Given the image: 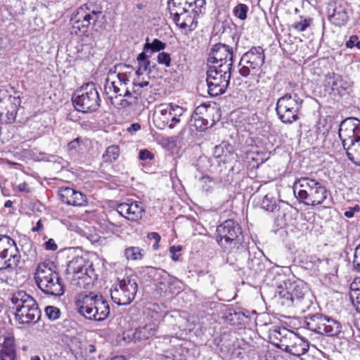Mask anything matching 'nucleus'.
I'll list each match as a JSON object with an SVG mask.
<instances>
[{"mask_svg": "<svg viewBox=\"0 0 360 360\" xmlns=\"http://www.w3.org/2000/svg\"><path fill=\"white\" fill-rule=\"evenodd\" d=\"M283 275L275 277L276 295L282 300V304L294 307L298 313L309 310L314 304V297L304 283L284 280Z\"/></svg>", "mask_w": 360, "mask_h": 360, "instance_id": "1", "label": "nucleus"}, {"mask_svg": "<svg viewBox=\"0 0 360 360\" xmlns=\"http://www.w3.org/2000/svg\"><path fill=\"white\" fill-rule=\"evenodd\" d=\"M217 242L225 249L230 250L227 262L235 264L233 260L245 259L248 255V244L245 241L240 226L233 219H228L217 228Z\"/></svg>", "mask_w": 360, "mask_h": 360, "instance_id": "2", "label": "nucleus"}, {"mask_svg": "<svg viewBox=\"0 0 360 360\" xmlns=\"http://www.w3.org/2000/svg\"><path fill=\"white\" fill-rule=\"evenodd\" d=\"M10 309L21 324H34L41 318V311L35 300L25 291L19 290L9 297Z\"/></svg>", "mask_w": 360, "mask_h": 360, "instance_id": "3", "label": "nucleus"}, {"mask_svg": "<svg viewBox=\"0 0 360 360\" xmlns=\"http://www.w3.org/2000/svg\"><path fill=\"white\" fill-rule=\"evenodd\" d=\"M75 304L78 313L91 321H103L110 314L108 302L101 295L93 292L79 294Z\"/></svg>", "mask_w": 360, "mask_h": 360, "instance_id": "4", "label": "nucleus"}, {"mask_svg": "<svg viewBox=\"0 0 360 360\" xmlns=\"http://www.w3.org/2000/svg\"><path fill=\"white\" fill-rule=\"evenodd\" d=\"M293 190L300 202L310 206L323 204L328 193L326 186L320 181L307 176L297 179L293 186Z\"/></svg>", "mask_w": 360, "mask_h": 360, "instance_id": "5", "label": "nucleus"}, {"mask_svg": "<svg viewBox=\"0 0 360 360\" xmlns=\"http://www.w3.org/2000/svg\"><path fill=\"white\" fill-rule=\"evenodd\" d=\"M54 268L53 263L50 262L39 264L34 274V280L37 287L44 293L59 297L64 294V285Z\"/></svg>", "mask_w": 360, "mask_h": 360, "instance_id": "6", "label": "nucleus"}, {"mask_svg": "<svg viewBox=\"0 0 360 360\" xmlns=\"http://www.w3.org/2000/svg\"><path fill=\"white\" fill-rule=\"evenodd\" d=\"M66 275L72 285L84 289L89 288L98 278L92 262L83 257H74L68 263Z\"/></svg>", "mask_w": 360, "mask_h": 360, "instance_id": "7", "label": "nucleus"}, {"mask_svg": "<svg viewBox=\"0 0 360 360\" xmlns=\"http://www.w3.org/2000/svg\"><path fill=\"white\" fill-rule=\"evenodd\" d=\"M304 324L311 331L328 337H339L342 333V326L339 321L322 314L308 315Z\"/></svg>", "mask_w": 360, "mask_h": 360, "instance_id": "8", "label": "nucleus"}, {"mask_svg": "<svg viewBox=\"0 0 360 360\" xmlns=\"http://www.w3.org/2000/svg\"><path fill=\"white\" fill-rule=\"evenodd\" d=\"M72 104L79 112H91L98 110L100 97L94 83H87L76 90L72 96Z\"/></svg>", "mask_w": 360, "mask_h": 360, "instance_id": "9", "label": "nucleus"}, {"mask_svg": "<svg viewBox=\"0 0 360 360\" xmlns=\"http://www.w3.org/2000/svg\"><path fill=\"white\" fill-rule=\"evenodd\" d=\"M265 61L264 50L261 46H253L245 53L239 62V73L243 77L258 76Z\"/></svg>", "mask_w": 360, "mask_h": 360, "instance_id": "10", "label": "nucleus"}, {"mask_svg": "<svg viewBox=\"0 0 360 360\" xmlns=\"http://www.w3.org/2000/svg\"><path fill=\"white\" fill-rule=\"evenodd\" d=\"M231 69L228 65L221 68L211 66L207 71L208 93L211 96H217L225 92L231 78Z\"/></svg>", "mask_w": 360, "mask_h": 360, "instance_id": "11", "label": "nucleus"}, {"mask_svg": "<svg viewBox=\"0 0 360 360\" xmlns=\"http://www.w3.org/2000/svg\"><path fill=\"white\" fill-rule=\"evenodd\" d=\"M138 287L136 280L134 277H126L119 280L110 290L111 299L117 305H127L134 300Z\"/></svg>", "mask_w": 360, "mask_h": 360, "instance_id": "12", "label": "nucleus"}, {"mask_svg": "<svg viewBox=\"0 0 360 360\" xmlns=\"http://www.w3.org/2000/svg\"><path fill=\"white\" fill-rule=\"evenodd\" d=\"M20 258L15 242L8 236L0 235V259L4 260L1 269H13L17 266Z\"/></svg>", "mask_w": 360, "mask_h": 360, "instance_id": "13", "label": "nucleus"}, {"mask_svg": "<svg viewBox=\"0 0 360 360\" xmlns=\"http://www.w3.org/2000/svg\"><path fill=\"white\" fill-rule=\"evenodd\" d=\"M114 74H116L117 81H112L108 84L109 89L112 88L113 91L120 96L128 97L131 92L127 88L129 79L134 73V68L131 65L119 64L114 67Z\"/></svg>", "mask_w": 360, "mask_h": 360, "instance_id": "14", "label": "nucleus"}, {"mask_svg": "<svg viewBox=\"0 0 360 360\" xmlns=\"http://www.w3.org/2000/svg\"><path fill=\"white\" fill-rule=\"evenodd\" d=\"M338 135L343 148L360 141V120L347 117L339 124Z\"/></svg>", "mask_w": 360, "mask_h": 360, "instance_id": "15", "label": "nucleus"}, {"mask_svg": "<svg viewBox=\"0 0 360 360\" xmlns=\"http://www.w3.org/2000/svg\"><path fill=\"white\" fill-rule=\"evenodd\" d=\"M233 58V49L225 44H214L210 53L208 62L213 63L214 66L221 68L228 65L229 69L232 68Z\"/></svg>", "mask_w": 360, "mask_h": 360, "instance_id": "16", "label": "nucleus"}, {"mask_svg": "<svg viewBox=\"0 0 360 360\" xmlns=\"http://www.w3.org/2000/svg\"><path fill=\"white\" fill-rule=\"evenodd\" d=\"M102 16V12L92 3H88L80 6L75 15L77 28H88Z\"/></svg>", "mask_w": 360, "mask_h": 360, "instance_id": "17", "label": "nucleus"}, {"mask_svg": "<svg viewBox=\"0 0 360 360\" xmlns=\"http://www.w3.org/2000/svg\"><path fill=\"white\" fill-rule=\"evenodd\" d=\"M289 335L284 340L283 346L280 349L295 356H300L308 352L309 347L308 341L299 337L294 332Z\"/></svg>", "mask_w": 360, "mask_h": 360, "instance_id": "18", "label": "nucleus"}, {"mask_svg": "<svg viewBox=\"0 0 360 360\" xmlns=\"http://www.w3.org/2000/svg\"><path fill=\"white\" fill-rule=\"evenodd\" d=\"M323 85L326 91L340 96L347 94L349 88V83L335 72H329L325 76Z\"/></svg>", "mask_w": 360, "mask_h": 360, "instance_id": "19", "label": "nucleus"}, {"mask_svg": "<svg viewBox=\"0 0 360 360\" xmlns=\"http://www.w3.org/2000/svg\"><path fill=\"white\" fill-rule=\"evenodd\" d=\"M248 255H249V258L247 262L248 271L244 270V266H241V259L239 261L235 260L236 262V265L237 268L238 270L242 271L243 276H250L262 272L265 269L264 261H269L270 262V261L264 256L262 252H259L258 256H252L248 250L247 256ZM243 259H242V260Z\"/></svg>", "mask_w": 360, "mask_h": 360, "instance_id": "20", "label": "nucleus"}, {"mask_svg": "<svg viewBox=\"0 0 360 360\" xmlns=\"http://www.w3.org/2000/svg\"><path fill=\"white\" fill-rule=\"evenodd\" d=\"M117 211L122 217L130 221H137L141 219L145 210L143 203L139 201L122 202L117 205Z\"/></svg>", "mask_w": 360, "mask_h": 360, "instance_id": "21", "label": "nucleus"}, {"mask_svg": "<svg viewBox=\"0 0 360 360\" xmlns=\"http://www.w3.org/2000/svg\"><path fill=\"white\" fill-rule=\"evenodd\" d=\"M58 195L61 200L69 205L83 207L87 204L86 195L70 187L61 188Z\"/></svg>", "mask_w": 360, "mask_h": 360, "instance_id": "22", "label": "nucleus"}, {"mask_svg": "<svg viewBox=\"0 0 360 360\" xmlns=\"http://www.w3.org/2000/svg\"><path fill=\"white\" fill-rule=\"evenodd\" d=\"M328 11V19L335 26L341 27L345 25L348 19V6L346 3L339 2L330 5Z\"/></svg>", "mask_w": 360, "mask_h": 360, "instance_id": "23", "label": "nucleus"}, {"mask_svg": "<svg viewBox=\"0 0 360 360\" xmlns=\"http://www.w3.org/2000/svg\"><path fill=\"white\" fill-rule=\"evenodd\" d=\"M176 14H170L172 16L174 22L181 29L193 30L196 27L197 15L192 13L190 9L186 11H176Z\"/></svg>", "mask_w": 360, "mask_h": 360, "instance_id": "24", "label": "nucleus"}, {"mask_svg": "<svg viewBox=\"0 0 360 360\" xmlns=\"http://www.w3.org/2000/svg\"><path fill=\"white\" fill-rule=\"evenodd\" d=\"M302 102L298 99L292 98L290 94H285L280 98L276 103V112H297L300 110V105Z\"/></svg>", "mask_w": 360, "mask_h": 360, "instance_id": "25", "label": "nucleus"}, {"mask_svg": "<svg viewBox=\"0 0 360 360\" xmlns=\"http://www.w3.org/2000/svg\"><path fill=\"white\" fill-rule=\"evenodd\" d=\"M13 337H6L0 345V360H16V349Z\"/></svg>", "mask_w": 360, "mask_h": 360, "instance_id": "26", "label": "nucleus"}, {"mask_svg": "<svg viewBox=\"0 0 360 360\" xmlns=\"http://www.w3.org/2000/svg\"><path fill=\"white\" fill-rule=\"evenodd\" d=\"M292 330L287 329L286 328L274 327L269 331V339L271 342L280 349L283 346V341L289 337L290 334L292 333Z\"/></svg>", "mask_w": 360, "mask_h": 360, "instance_id": "27", "label": "nucleus"}, {"mask_svg": "<svg viewBox=\"0 0 360 360\" xmlns=\"http://www.w3.org/2000/svg\"><path fill=\"white\" fill-rule=\"evenodd\" d=\"M209 118L210 114H191V122L197 130L204 131L214 123V119L209 120Z\"/></svg>", "mask_w": 360, "mask_h": 360, "instance_id": "28", "label": "nucleus"}, {"mask_svg": "<svg viewBox=\"0 0 360 360\" xmlns=\"http://www.w3.org/2000/svg\"><path fill=\"white\" fill-rule=\"evenodd\" d=\"M149 58L150 56L147 55V52L144 50L138 55L136 58L138 68L135 72V74L138 77L143 75L144 72L150 73L151 72Z\"/></svg>", "mask_w": 360, "mask_h": 360, "instance_id": "29", "label": "nucleus"}, {"mask_svg": "<svg viewBox=\"0 0 360 360\" xmlns=\"http://www.w3.org/2000/svg\"><path fill=\"white\" fill-rule=\"evenodd\" d=\"M344 149L349 160L356 165L360 166V141L346 146Z\"/></svg>", "mask_w": 360, "mask_h": 360, "instance_id": "30", "label": "nucleus"}, {"mask_svg": "<svg viewBox=\"0 0 360 360\" xmlns=\"http://www.w3.org/2000/svg\"><path fill=\"white\" fill-rule=\"evenodd\" d=\"M248 316L243 311L230 310L229 314L226 316V321L233 326H240L245 323V320Z\"/></svg>", "mask_w": 360, "mask_h": 360, "instance_id": "31", "label": "nucleus"}, {"mask_svg": "<svg viewBox=\"0 0 360 360\" xmlns=\"http://www.w3.org/2000/svg\"><path fill=\"white\" fill-rule=\"evenodd\" d=\"M168 4L170 14H176V11L191 8V0H169Z\"/></svg>", "mask_w": 360, "mask_h": 360, "instance_id": "32", "label": "nucleus"}, {"mask_svg": "<svg viewBox=\"0 0 360 360\" xmlns=\"http://www.w3.org/2000/svg\"><path fill=\"white\" fill-rule=\"evenodd\" d=\"M213 154L217 158L233 155V147L229 142L222 141L219 145L214 147Z\"/></svg>", "mask_w": 360, "mask_h": 360, "instance_id": "33", "label": "nucleus"}, {"mask_svg": "<svg viewBox=\"0 0 360 360\" xmlns=\"http://www.w3.org/2000/svg\"><path fill=\"white\" fill-rule=\"evenodd\" d=\"M124 255L127 260H141L144 255V250L139 247H128L125 249Z\"/></svg>", "mask_w": 360, "mask_h": 360, "instance_id": "34", "label": "nucleus"}, {"mask_svg": "<svg viewBox=\"0 0 360 360\" xmlns=\"http://www.w3.org/2000/svg\"><path fill=\"white\" fill-rule=\"evenodd\" d=\"M120 156V148L118 146L112 145L108 146L103 155V160L105 162H112L117 160Z\"/></svg>", "mask_w": 360, "mask_h": 360, "instance_id": "35", "label": "nucleus"}, {"mask_svg": "<svg viewBox=\"0 0 360 360\" xmlns=\"http://www.w3.org/2000/svg\"><path fill=\"white\" fill-rule=\"evenodd\" d=\"M277 207V200L269 193L266 194L261 202V207L269 212H274Z\"/></svg>", "mask_w": 360, "mask_h": 360, "instance_id": "36", "label": "nucleus"}, {"mask_svg": "<svg viewBox=\"0 0 360 360\" xmlns=\"http://www.w3.org/2000/svg\"><path fill=\"white\" fill-rule=\"evenodd\" d=\"M166 44L158 39H155L151 43L148 42V39L146 43L144 44L143 50L147 53L149 51H151V53L160 52V51L164 50Z\"/></svg>", "mask_w": 360, "mask_h": 360, "instance_id": "37", "label": "nucleus"}, {"mask_svg": "<svg viewBox=\"0 0 360 360\" xmlns=\"http://www.w3.org/2000/svg\"><path fill=\"white\" fill-rule=\"evenodd\" d=\"M350 289L349 297L352 303L356 306L357 310L360 311V283H352Z\"/></svg>", "mask_w": 360, "mask_h": 360, "instance_id": "38", "label": "nucleus"}, {"mask_svg": "<svg viewBox=\"0 0 360 360\" xmlns=\"http://www.w3.org/2000/svg\"><path fill=\"white\" fill-rule=\"evenodd\" d=\"M311 18H303L302 16H300V21L294 22L292 27L297 32H301L305 31L311 25Z\"/></svg>", "mask_w": 360, "mask_h": 360, "instance_id": "39", "label": "nucleus"}, {"mask_svg": "<svg viewBox=\"0 0 360 360\" xmlns=\"http://www.w3.org/2000/svg\"><path fill=\"white\" fill-rule=\"evenodd\" d=\"M205 0H191V11L198 16L205 10Z\"/></svg>", "mask_w": 360, "mask_h": 360, "instance_id": "40", "label": "nucleus"}, {"mask_svg": "<svg viewBox=\"0 0 360 360\" xmlns=\"http://www.w3.org/2000/svg\"><path fill=\"white\" fill-rule=\"evenodd\" d=\"M248 11V7L244 4H239L233 8L235 16L241 20H244L247 18Z\"/></svg>", "mask_w": 360, "mask_h": 360, "instance_id": "41", "label": "nucleus"}, {"mask_svg": "<svg viewBox=\"0 0 360 360\" xmlns=\"http://www.w3.org/2000/svg\"><path fill=\"white\" fill-rule=\"evenodd\" d=\"M45 313L51 321H55L60 317V311L58 308L53 306H47L45 308Z\"/></svg>", "mask_w": 360, "mask_h": 360, "instance_id": "42", "label": "nucleus"}, {"mask_svg": "<svg viewBox=\"0 0 360 360\" xmlns=\"http://www.w3.org/2000/svg\"><path fill=\"white\" fill-rule=\"evenodd\" d=\"M202 189L205 192H210L213 188V181L208 176H203L199 180Z\"/></svg>", "mask_w": 360, "mask_h": 360, "instance_id": "43", "label": "nucleus"}, {"mask_svg": "<svg viewBox=\"0 0 360 360\" xmlns=\"http://www.w3.org/2000/svg\"><path fill=\"white\" fill-rule=\"evenodd\" d=\"M157 61L160 65H163L167 68L171 65L170 54L166 52H160L157 57Z\"/></svg>", "mask_w": 360, "mask_h": 360, "instance_id": "44", "label": "nucleus"}, {"mask_svg": "<svg viewBox=\"0 0 360 360\" xmlns=\"http://www.w3.org/2000/svg\"><path fill=\"white\" fill-rule=\"evenodd\" d=\"M333 117L330 115L326 116L324 119H319L318 122V129L321 130V127L325 129L326 131H328L333 127Z\"/></svg>", "mask_w": 360, "mask_h": 360, "instance_id": "45", "label": "nucleus"}, {"mask_svg": "<svg viewBox=\"0 0 360 360\" xmlns=\"http://www.w3.org/2000/svg\"><path fill=\"white\" fill-rule=\"evenodd\" d=\"M346 46L349 49L356 47L360 50V40L358 36L355 34L350 36L349 40L346 41Z\"/></svg>", "mask_w": 360, "mask_h": 360, "instance_id": "46", "label": "nucleus"}, {"mask_svg": "<svg viewBox=\"0 0 360 360\" xmlns=\"http://www.w3.org/2000/svg\"><path fill=\"white\" fill-rule=\"evenodd\" d=\"M352 264L354 269L360 271V244L354 249Z\"/></svg>", "mask_w": 360, "mask_h": 360, "instance_id": "47", "label": "nucleus"}, {"mask_svg": "<svg viewBox=\"0 0 360 360\" xmlns=\"http://www.w3.org/2000/svg\"><path fill=\"white\" fill-rule=\"evenodd\" d=\"M278 118L286 124H290L298 119L297 114H277Z\"/></svg>", "mask_w": 360, "mask_h": 360, "instance_id": "48", "label": "nucleus"}, {"mask_svg": "<svg viewBox=\"0 0 360 360\" xmlns=\"http://www.w3.org/2000/svg\"><path fill=\"white\" fill-rule=\"evenodd\" d=\"M183 141V134L168 138V142L174 146H181Z\"/></svg>", "mask_w": 360, "mask_h": 360, "instance_id": "49", "label": "nucleus"}, {"mask_svg": "<svg viewBox=\"0 0 360 360\" xmlns=\"http://www.w3.org/2000/svg\"><path fill=\"white\" fill-rule=\"evenodd\" d=\"M16 114H0V122L11 123L15 121Z\"/></svg>", "mask_w": 360, "mask_h": 360, "instance_id": "50", "label": "nucleus"}, {"mask_svg": "<svg viewBox=\"0 0 360 360\" xmlns=\"http://www.w3.org/2000/svg\"><path fill=\"white\" fill-rule=\"evenodd\" d=\"M139 158L141 160L153 159V155L148 150L143 149L139 151Z\"/></svg>", "mask_w": 360, "mask_h": 360, "instance_id": "51", "label": "nucleus"}, {"mask_svg": "<svg viewBox=\"0 0 360 360\" xmlns=\"http://www.w3.org/2000/svg\"><path fill=\"white\" fill-rule=\"evenodd\" d=\"M82 141L80 138H76L68 144V148L70 150H77L81 143Z\"/></svg>", "mask_w": 360, "mask_h": 360, "instance_id": "52", "label": "nucleus"}, {"mask_svg": "<svg viewBox=\"0 0 360 360\" xmlns=\"http://www.w3.org/2000/svg\"><path fill=\"white\" fill-rule=\"evenodd\" d=\"M181 250V247L180 245H177V246L173 245L169 248V252L172 255V259L173 261L176 262L179 260V256L176 255V252H179Z\"/></svg>", "mask_w": 360, "mask_h": 360, "instance_id": "53", "label": "nucleus"}, {"mask_svg": "<svg viewBox=\"0 0 360 360\" xmlns=\"http://www.w3.org/2000/svg\"><path fill=\"white\" fill-rule=\"evenodd\" d=\"M45 246H46V250H52V251H55L58 248V246H57L56 243H55V240L51 238L45 243Z\"/></svg>", "mask_w": 360, "mask_h": 360, "instance_id": "54", "label": "nucleus"}, {"mask_svg": "<svg viewBox=\"0 0 360 360\" xmlns=\"http://www.w3.org/2000/svg\"><path fill=\"white\" fill-rule=\"evenodd\" d=\"M148 238L150 240H152V239L155 240V242H157V243H158L161 239L160 236L156 232L149 233L148 235Z\"/></svg>", "mask_w": 360, "mask_h": 360, "instance_id": "55", "label": "nucleus"}, {"mask_svg": "<svg viewBox=\"0 0 360 360\" xmlns=\"http://www.w3.org/2000/svg\"><path fill=\"white\" fill-rule=\"evenodd\" d=\"M18 189L19 191H21V192H26V193H29L30 192V188L28 187V185L25 182L20 184L18 186Z\"/></svg>", "mask_w": 360, "mask_h": 360, "instance_id": "56", "label": "nucleus"}, {"mask_svg": "<svg viewBox=\"0 0 360 360\" xmlns=\"http://www.w3.org/2000/svg\"><path fill=\"white\" fill-rule=\"evenodd\" d=\"M141 129V125L139 123H134L132 124L129 128H128V131L129 133H132V132H134V131H137L138 130H139Z\"/></svg>", "mask_w": 360, "mask_h": 360, "instance_id": "57", "label": "nucleus"}, {"mask_svg": "<svg viewBox=\"0 0 360 360\" xmlns=\"http://www.w3.org/2000/svg\"><path fill=\"white\" fill-rule=\"evenodd\" d=\"M157 325L155 323L150 325L148 324L144 328V330H151L150 335H153L154 334V332L156 330Z\"/></svg>", "mask_w": 360, "mask_h": 360, "instance_id": "58", "label": "nucleus"}, {"mask_svg": "<svg viewBox=\"0 0 360 360\" xmlns=\"http://www.w3.org/2000/svg\"><path fill=\"white\" fill-rule=\"evenodd\" d=\"M133 84L134 86H139V87L143 88L149 85V82L148 81L137 82L136 81L133 82Z\"/></svg>", "mask_w": 360, "mask_h": 360, "instance_id": "59", "label": "nucleus"}, {"mask_svg": "<svg viewBox=\"0 0 360 360\" xmlns=\"http://www.w3.org/2000/svg\"><path fill=\"white\" fill-rule=\"evenodd\" d=\"M345 216L347 218H352L353 217L354 213V210H352L351 208L347 210V211H345V213H344Z\"/></svg>", "mask_w": 360, "mask_h": 360, "instance_id": "60", "label": "nucleus"}, {"mask_svg": "<svg viewBox=\"0 0 360 360\" xmlns=\"http://www.w3.org/2000/svg\"><path fill=\"white\" fill-rule=\"evenodd\" d=\"M41 229H42V224L41 223V221L39 220L37 221V226L35 227L32 228V231H34V232L39 231Z\"/></svg>", "mask_w": 360, "mask_h": 360, "instance_id": "61", "label": "nucleus"}, {"mask_svg": "<svg viewBox=\"0 0 360 360\" xmlns=\"http://www.w3.org/2000/svg\"><path fill=\"white\" fill-rule=\"evenodd\" d=\"M176 110L175 108L170 105L169 106H167V108L161 109L160 112H167V111H169V112H170L171 110Z\"/></svg>", "mask_w": 360, "mask_h": 360, "instance_id": "62", "label": "nucleus"}, {"mask_svg": "<svg viewBox=\"0 0 360 360\" xmlns=\"http://www.w3.org/2000/svg\"><path fill=\"white\" fill-rule=\"evenodd\" d=\"M89 352L90 353H93V352H96V347L93 345H90L89 347Z\"/></svg>", "mask_w": 360, "mask_h": 360, "instance_id": "63", "label": "nucleus"}, {"mask_svg": "<svg viewBox=\"0 0 360 360\" xmlns=\"http://www.w3.org/2000/svg\"><path fill=\"white\" fill-rule=\"evenodd\" d=\"M356 342L360 344V334L354 336Z\"/></svg>", "mask_w": 360, "mask_h": 360, "instance_id": "64", "label": "nucleus"}]
</instances>
